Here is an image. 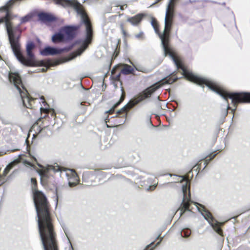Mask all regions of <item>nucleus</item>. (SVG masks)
I'll use <instances>...</instances> for the list:
<instances>
[{"label": "nucleus", "mask_w": 250, "mask_h": 250, "mask_svg": "<svg viewBox=\"0 0 250 250\" xmlns=\"http://www.w3.org/2000/svg\"><path fill=\"white\" fill-rule=\"evenodd\" d=\"M174 0H170L168 3L166 12L165 18V28L163 34L159 33L158 25L157 21L153 19L151 25L155 32L159 35L164 51L165 56L168 55L173 60L175 64L178 68H181L183 74L188 80L194 82L201 86L206 85L210 90L220 95L228 102V99L231 100V103L235 106V110L237 104L239 103L250 102V93H228L220 87L215 82L199 76L196 75L187 70L183 66L181 60L176 56L175 53L169 46V32L172 25L174 17Z\"/></svg>", "instance_id": "obj_1"}, {"label": "nucleus", "mask_w": 250, "mask_h": 250, "mask_svg": "<svg viewBox=\"0 0 250 250\" xmlns=\"http://www.w3.org/2000/svg\"><path fill=\"white\" fill-rule=\"evenodd\" d=\"M39 231L44 250H58L47 200H34Z\"/></svg>", "instance_id": "obj_2"}, {"label": "nucleus", "mask_w": 250, "mask_h": 250, "mask_svg": "<svg viewBox=\"0 0 250 250\" xmlns=\"http://www.w3.org/2000/svg\"><path fill=\"white\" fill-rule=\"evenodd\" d=\"M75 9L78 14L80 16L82 21L85 25L86 32V37L85 40L83 42L81 47L78 49L76 52L72 54L68 59L67 61H70L74 59L77 56L80 55L91 42L92 38L91 25L86 13L83 9V8L81 5H78L76 6Z\"/></svg>", "instance_id": "obj_3"}, {"label": "nucleus", "mask_w": 250, "mask_h": 250, "mask_svg": "<svg viewBox=\"0 0 250 250\" xmlns=\"http://www.w3.org/2000/svg\"><path fill=\"white\" fill-rule=\"evenodd\" d=\"M8 79L10 83L14 84L20 94L23 104L27 108L31 107L33 99L28 96L27 91L23 86L19 74L17 72H10L8 74Z\"/></svg>", "instance_id": "obj_4"}, {"label": "nucleus", "mask_w": 250, "mask_h": 250, "mask_svg": "<svg viewBox=\"0 0 250 250\" xmlns=\"http://www.w3.org/2000/svg\"><path fill=\"white\" fill-rule=\"evenodd\" d=\"M159 86L152 85L142 92L139 93L136 97L130 100L126 105L123 107L121 109L118 111V113L126 112L127 109H130L134 105L140 102L144 101L145 99L149 97L158 88Z\"/></svg>", "instance_id": "obj_5"}, {"label": "nucleus", "mask_w": 250, "mask_h": 250, "mask_svg": "<svg viewBox=\"0 0 250 250\" xmlns=\"http://www.w3.org/2000/svg\"><path fill=\"white\" fill-rule=\"evenodd\" d=\"M180 178V182L185 181V184L182 186L183 198L181 205L182 207L180 209V214L181 215L185 210L188 209L189 202L190 201V192L187 178L185 176H181Z\"/></svg>", "instance_id": "obj_6"}, {"label": "nucleus", "mask_w": 250, "mask_h": 250, "mask_svg": "<svg viewBox=\"0 0 250 250\" xmlns=\"http://www.w3.org/2000/svg\"><path fill=\"white\" fill-rule=\"evenodd\" d=\"M202 215L204 216L208 222L211 225L214 230L219 234L221 235L222 231L219 226L218 223L212 217L211 214L206 210L203 207L202 210L199 209Z\"/></svg>", "instance_id": "obj_7"}, {"label": "nucleus", "mask_w": 250, "mask_h": 250, "mask_svg": "<svg viewBox=\"0 0 250 250\" xmlns=\"http://www.w3.org/2000/svg\"><path fill=\"white\" fill-rule=\"evenodd\" d=\"M78 27L74 26H65L61 29V31L65 36L66 41L72 40L76 35V31Z\"/></svg>", "instance_id": "obj_8"}, {"label": "nucleus", "mask_w": 250, "mask_h": 250, "mask_svg": "<svg viewBox=\"0 0 250 250\" xmlns=\"http://www.w3.org/2000/svg\"><path fill=\"white\" fill-rule=\"evenodd\" d=\"M66 175L67 177L70 176V177L68 178V184L70 187L75 186L78 184V177L77 173L73 169H68Z\"/></svg>", "instance_id": "obj_9"}, {"label": "nucleus", "mask_w": 250, "mask_h": 250, "mask_svg": "<svg viewBox=\"0 0 250 250\" xmlns=\"http://www.w3.org/2000/svg\"><path fill=\"white\" fill-rule=\"evenodd\" d=\"M38 165L39 167L42 168V169L38 171L39 173L41 175H45L46 172L49 170H53L55 172H57L60 170V167L58 166H54L52 165H49L47 167H43L39 164H38Z\"/></svg>", "instance_id": "obj_10"}, {"label": "nucleus", "mask_w": 250, "mask_h": 250, "mask_svg": "<svg viewBox=\"0 0 250 250\" xmlns=\"http://www.w3.org/2000/svg\"><path fill=\"white\" fill-rule=\"evenodd\" d=\"M145 16L144 14H138L133 17H128L127 19V21L130 22L132 25H137L140 23Z\"/></svg>", "instance_id": "obj_11"}, {"label": "nucleus", "mask_w": 250, "mask_h": 250, "mask_svg": "<svg viewBox=\"0 0 250 250\" xmlns=\"http://www.w3.org/2000/svg\"><path fill=\"white\" fill-rule=\"evenodd\" d=\"M61 52V51L60 50H58L55 48L47 46L45 47L44 49L41 51V54L43 56H47L49 55H54L59 54Z\"/></svg>", "instance_id": "obj_12"}, {"label": "nucleus", "mask_w": 250, "mask_h": 250, "mask_svg": "<svg viewBox=\"0 0 250 250\" xmlns=\"http://www.w3.org/2000/svg\"><path fill=\"white\" fill-rule=\"evenodd\" d=\"M38 17L39 20L43 23L55 20V18L53 15L46 13H40L38 15Z\"/></svg>", "instance_id": "obj_13"}, {"label": "nucleus", "mask_w": 250, "mask_h": 250, "mask_svg": "<svg viewBox=\"0 0 250 250\" xmlns=\"http://www.w3.org/2000/svg\"><path fill=\"white\" fill-rule=\"evenodd\" d=\"M52 41L54 43L59 42L62 41H66L65 40V36L63 34L62 32L61 31V29L59 32L55 34L52 37Z\"/></svg>", "instance_id": "obj_14"}, {"label": "nucleus", "mask_w": 250, "mask_h": 250, "mask_svg": "<svg viewBox=\"0 0 250 250\" xmlns=\"http://www.w3.org/2000/svg\"><path fill=\"white\" fill-rule=\"evenodd\" d=\"M124 68L121 70V73L125 75H128L133 73L134 69L130 65L124 64Z\"/></svg>", "instance_id": "obj_15"}, {"label": "nucleus", "mask_w": 250, "mask_h": 250, "mask_svg": "<svg viewBox=\"0 0 250 250\" xmlns=\"http://www.w3.org/2000/svg\"><path fill=\"white\" fill-rule=\"evenodd\" d=\"M55 4L60 5L63 7H66L69 5V0H54Z\"/></svg>", "instance_id": "obj_16"}, {"label": "nucleus", "mask_w": 250, "mask_h": 250, "mask_svg": "<svg viewBox=\"0 0 250 250\" xmlns=\"http://www.w3.org/2000/svg\"><path fill=\"white\" fill-rule=\"evenodd\" d=\"M15 164V162H13L11 163L10 164H9L4 169V171H3V174L4 176L6 175L9 172L10 170L13 167Z\"/></svg>", "instance_id": "obj_17"}, {"label": "nucleus", "mask_w": 250, "mask_h": 250, "mask_svg": "<svg viewBox=\"0 0 250 250\" xmlns=\"http://www.w3.org/2000/svg\"><path fill=\"white\" fill-rule=\"evenodd\" d=\"M31 18V16L29 15H26L24 17L21 18V23H24L28 21Z\"/></svg>", "instance_id": "obj_18"}, {"label": "nucleus", "mask_w": 250, "mask_h": 250, "mask_svg": "<svg viewBox=\"0 0 250 250\" xmlns=\"http://www.w3.org/2000/svg\"><path fill=\"white\" fill-rule=\"evenodd\" d=\"M135 37L137 39L143 40L144 39V33L142 31L140 32L139 34L135 35Z\"/></svg>", "instance_id": "obj_19"}, {"label": "nucleus", "mask_w": 250, "mask_h": 250, "mask_svg": "<svg viewBox=\"0 0 250 250\" xmlns=\"http://www.w3.org/2000/svg\"><path fill=\"white\" fill-rule=\"evenodd\" d=\"M183 233L184 235L185 236V237H188L190 234V232L189 231H188V230H187L186 231H183L181 232L182 235H183Z\"/></svg>", "instance_id": "obj_20"}, {"label": "nucleus", "mask_w": 250, "mask_h": 250, "mask_svg": "<svg viewBox=\"0 0 250 250\" xmlns=\"http://www.w3.org/2000/svg\"><path fill=\"white\" fill-rule=\"evenodd\" d=\"M23 164L26 166H30V167H34V165L31 163L30 162H28V161L27 160H23Z\"/></svg>", "instance_id": "obj_21"}, {"label": "nucleus", "mask_w": 250, "mask_h": 250, "mask_svg": "<svg viewBox=\"0 0 250 250\" xmlns=\"http://www.w3.org/2000/svg\"><path fill=\"white\" fill-rule=\"evenodd\" d=\"M23 164L26 166H30V167H34V165L31 163L30 162H28V161L27 160H23Z\"/></svg>", "instance_id": "obj_22"}, {"label": "nucleus", "mask_w": 250, "mask_h": 250, "mask_svg": "<svg viewBox=\"0 0 250 250\" xmlns=\"http://www.w3.org/2000/svg\"><path fill=\"white\" fill-rule=\"evenodd\" d=\"M147 123L148 124V125L149 126H153L152 122L150 120V118L149 117H148L147 118Z\"/></svg>", "instance_id": "obj_23"}, {"label": "nucleus", "mask_w": 250, "mask_h": 250, "mask_svg": "<svg viewBox=\"0 0 250 250\" xmlns=\"http://www.w3.org/2000/svg\"><path fill=\"white\" fill-rule=\"evenodd\" d=\"M120 27H121V30H122L123 34L125 36H126V32H125V30H124L123 24H121L120 25Z\"/></svg>", "instance_id": "obj_24"}, {"label": "nucleus", "mask_w": 250, "mask_h": 250, "mask_svg": "<svg viewBox=\"0 0 250 250\" xmlns=\"http://www.w3.org/2000/svg\"><path fill=\"white\" fill-rule=\"evenodd\" d=\"M156 188V186L155 185H152V186H151L149 187L148 188H147V190H154Z\"/></svg>", "instance_id": "obj_25"}, {"label": "nucleus", "mask_w": 250, "mask_h": 250, "mask_svg": "<svg viewBox=\"0 0 250 250\" xmlns=\"http://www.w3.org/2000/svg\"><path fill=\"white\" fill-rule=\"evenodd\" d=\"M31 183L35 186L36 185V181L35 179L32 178L31 180Z\"/></svg>", "instance_id": "obj_26"}, {"label": "nucleus", "mask_w": 250, "mask_h": 250, "mask_svg": "<svg viewBox=\"0 0 250 250\" xmlns=\"http://www.w3.org/2000/svg\"><path fill=\"white\" fill-rule=\"evenodd\" d=\"M4 182V180L0 175V185Z\"/></svg>", "instance_id": "obj_27"}, {"label": "nucleus", "mask_w": 250, "mask_h": 250, "mask_svg": "<svg viewBox=\"0 0 250 250\" xmlns=\"http://www.w3.org/2000/svg\"><path fill=\"white\" fill-rule=\"evenodd\" d=\"M123 100V98H121V100H120V101L116 105V106H117L118 105H119L121 102Z\"/></svg>", "instance_id": "obj_28"}, {"label": "nucleus", "mask_w": 250, "mask_h": 250, "mask_svg": "<svg viewBox=\"0 0 250 250\" xmlns=\"http://www.w3.org/2000/svg\"><path fill=\"white\" fill-rule=\"evenodd\" d=\"M229 108H230V107H229V104H228V105H227V110H228L229 109ZM227 113H228V111H226V114H227Z\"/></svg>", "instance_id": "obj_29"}, {"label": "nucleus", "mask_w": 250, "mask_h": 250, "mask_svg": "<svg viewBox=\"0 0 250 250\" xmlns=\"http://www.w3.org/2000/svg\"><path fill=\"white\" fill-rule=\"evenodd\" d=\"M135 69H136L137 70H138V71H142V72H143V70H142V69H138V68H136V67H135Z\"/></svg>", "instance_id": "obj_30"}, {"label": "nucleus", "mask_w": 250, "mask_h": 250, "mask_svg": "<svg viewBox=\"0 0 250 250\" xmlns=\"http://www.w3.org/2000/svg\"><path fill=\"white\" fill-rule=\"evenodd\" d=\"M120 9L121 10H124L123 6H120Z\"/></svg>", "instance_id": "obj_31"}, {"label": "nucleus", "mask_w": 250, "mask_h": 250, "mask_svg": "<svg viewBox=\"0 0 250 250\" xmlns=\"http://www.w3.org/2000/svg\"><path fill=\"white\" fill-rule=\"evenodd\" d=\"M41 110H45V109H43V108H42V107L41 108Z\"/></svg>", "instance_id": "obj_32"}, {"label": "nucleus", "mask_w": 250, "mask_h": 250, "mask_svg": "<svg viewBox=\"0 0 250 250\" xmlns=\"http://www.w3.org/2000/svg\"><path fill=\"white\" fill-rule=\"evenodd\" d=\"M122 15V14H119V17H121Z\"/></svg>", "instance_id": "obj_33"}, {"label": "nucleus", "mask_w": 250, "mask_h": 250, "mask_svg": "<svg viewBox=\"0 0 250 250\" xmlns=\"http://www.w3.org/2000/svg\"><path fill=\"white\" fill-rule=\"evenodd\" d=\"M111 112V110H109L108 111V112Z\"/></svg>", "instance_id": "obj_34"}, {"label": "nucleus", "mask_w": 250, "mask_h": 250, "mask_svg": "<svg viewBox=\"0 0 250 250\" xmlns=\"http://www.w3.org/2000/svg\"><path fill=\"white\" fill-rule=\"evenodd\" d=\"M34 160H35V161H37V160H36V159L35 158H34Z\"/></svg>", "instance_id": "obj_35"}, {"label": "nucleus", "mask_w": 250, "mask_h": 250, "mask_svg": "<svg viewBox=\"0 0 250 250\" xmlns=\"http://www.w3.org/2000/svg\"><path fill=\"white\" fill-rule=\"evenodd\" d=\"M1 56H0V60H1Z\"/></svg>", "instance_id": "obj_36"}, {"label": "nucleus", "mask_w": 250, "mask_h": 250, "mask_svg": "<svg viewBox=\"0 0 250 250\" xmlns=\"http://www.w3.org/2000/svg\"><path fill=\"white\" fill-rule=\"evenodd\" d=\"M134 1H136L137 0H134Z\"/></svg>", "instance_id": "obj_37"}]
</instances>
